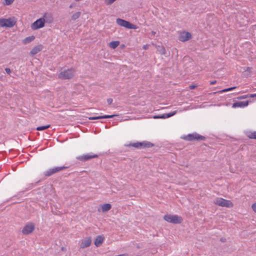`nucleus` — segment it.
<instances>
[{
  "label": "nucleus",
  "instance_id": "a878e982",
  "mask_svg": "<svg viewBox=\"0 0 256 256\" xmlns=\"http://www.w3.org/2000/svg\"><path fill=\"white\" fill-rule=\"evenodd\" d=\"M248 136L250 138L256 140V132H250Z\"/></svg>",
  "mask_w": 256,
  "mask_h": 256
},
{
  "label": "nucleus",
  "instance_id": "f03ea898",
  "mask_svg": "<svg viewBox=\"0 0 256 256\" xmlns=\"http://www.w3.org/2000/svg\"><path fill=\"white\" fill-rule=\"evenodd\" d=\"M182 138L187 141L198 140L204 141L206 140V138L204 136H201L196 132L188 134L182 137Z\"/></svg>",
  "mask_w": 256,
  "mask_h": 256
},
{
  "label": "nucleus",
  "instance_id": "aec40b11",
  "mask_svg": "<svg viewBox=\"0 0 256 256\" xmlns=\"http://www.w3.org/2000/svg\"><path fill=\"white\" fill-rule=\"evenodd\" d=\"M44 17L45 19L46 22L51 23L53 20V18L50 14H45Z\"/></svg>",
  "mask_w": 256,
  "mask_h": 256
},
{
  "label": "nucleus",
  "instance_id": "473e14b6",
  "mask_svg": "<svg viewBox=\"0 0 256 256\" xmlns=\"http://www.w3.org/2000/svg\"><path fill=\"white\" fill-rule=\"evenodd\" d=\"M5 70L8 74H10L11 73V70L9 68H5Z\"/></svg>",
  "mask_w": 256,
  "mask_h": 256
},
{
  "label": "nucleus",
  "instance_id": "2f4dec72",
  "mask_svg": "<svg viewBox=\"0 0 256 256\" xmlns=\"http://www.w3.org/2000/svg\"><path fill=\"white\" fill-rule=\"evenodd\" d=\"M113 102V100L111 98H109L107 99V102L108 104H110Z\"/></svg>",
  "mask_w": 256,
  "mask_h": 256
},
{
  "label": "nucleus",
  "instance_id": "c9c22d12",
  "mask_svg": "<svg viewBox=\"0 0 256 256\" xmlns=\"http://www.w3.org/2000/svg\"><path fill=\"white\" fill-rule=\"evenodd\" d=\"M216 83V80H214V81H212L210 82V85H212V84H214Z\"/></svg>",
  "mask_w": 256,
  "mask_h": 256
},
{
  "label": "nucleus",
  "instance_id": "7ed1b4c3",
  "mask_svg": "<svg viewBox=\"0 0 256 256\" xmlns=\"http://www.w3.org/2000/svg\"><path fill=\"white\" fill-rule=\"evenodd\" d=\"M16 21L14 17L8 18H0V26L12 28L16 24Z\"/></svg>",
  "mask_w": 256,
  "mask_h": 256
},
{
  "label": "nucleus",
  "instance_id": "20e7f679",
  "mask_svg": "<svg viewBox=\"0 0 256 256\" xmlns=\"http://www.w3.org/2000/svg\"><path fill=\"white\" fill-rule=\"evenodd\" d=\"M164 219L168 222L179 224L182 222L183 220L182 218L178 215L167 214L164 216Z\"/></svg>",
  "mask_w": 256,
  "mask_h": 256
},
{
  "label": "nucleus",
  "instance_id": "b1692460",
  "mask_svg": "<svg viewBox=\"0 0 256 256\" xmlns=\"http://www.w3.org/2000/svg\"><path fill=\"white\" fill-rule=\"evenodd\" d=\"M80 16L81 12H76L72 16V20H75L78 18H79Z\"/></svg>",
  "mask_w": 256,
  "mask_h": 256
},
{
  "label": "nucleus",
  "instance_id": "4468645a",
  "mask_svg": "<svg viewBox=\"0 0 256 256\" xmlns=\"http://www.w3.org/2000/svg\"><path fill=\"white\" fill-rule=\"evenodd\" d=\"M92 243V240L90 237L87 238L85 240H83L80 244V248H82L89 246Z\"/></svg>",
  "mask_w": 256,
  "mask_h": 256
},
{
  "label": "nucleus",
  "instance_id": "f704fd0d",
  "mask_svg": "<svg viewBox=\"0 0 256 256\" xmlns=\"http://www.w3.org/2000/svg\"><path fill=\"white\" fill-rule=\"evenodd\" d=\"M154 118H162V115L154 116Z\"/></svg>",
  "mask_w": 256,
  "mask_h": 256
},
{
  "label": "nucleus",
  "instance_id": "a19ab883",
  "mask_svg": "<svg viewBox=\"0 0 256 256\" xmlns=\"http://www.w3.org/2000/svg\"><path fill=\"white\" fill-rule=\"evenodd\" d=\"M152 33L154 34H156V32H152Z\"/></svg>",
  "mask_w": 256,
  "mask_h": 256
},
{
  "label": "nucleus",
  "instance_id": "ddd939ff",
  "mask_svg": "<svg viewBox=\"0 0 256 256\" xmlns=\"http://www.w3.org/2000/svg\"><path fill=\"white\" fill-rule=\"evenodd\" d=\"M249 102L248 100L246 101H240L237 102H234L232 104V108H244L246 106H247Z\"/></svg>",
  "mask_w": 256,
  "mask_h": 256
},
{
  "label": "nucleus",
  "instance_id": "412c9836",
  "mask_svg": "<svg viewBox=\"0 0 256 256\" xmlns=\"http://www.w3.org/2000/svg\"><path fill=\"white\" fill-rule=\"evenodd\" d=\"M35 38V37L34 36H30L28 37H26L23 40V43L24 44H27L30 43V42H32L34 40Z\"/></svg>",
  "mask_w": 256,
  "mask_h": 256
},
{
  "label": "nucleus",
  "instance_id": "7c9ffc66",
  "mask_svg": "<svg viewBox=\"0 0 256 256\" xmlns=\"http://www.w3.org/2000/svg\"><path fill=\"white\" fill-rule=\"evenodd\" d=\"M252 208L253 210L256 212V203L252 204Z\"/></svg>",
  "mask_w": 256,
  "mask_h": 256
},
{
  "label": "nucleus",
  "instance_id": "6ab92c4d",
  "mask_svg": "<svg viewBox=\"0 0 256 256\" xmlns=\"http://www.w3.org/2000/svg\"><path fill=\"white\" fill-rule=\"evenodd\" d=\"M112 208V205L110 204H105L102 206V212H106L110 210Z\"/></svg>",
  "mask_w": 256,
  "mask_h": 256
},
{
  "label": "nucleus",
  "instance_id": "c85d7f7f",
  "mask_svg": "<svg viewBox=\"0 0 256 256\" xmlns=\"http://www.w3.org/2000/svg\"><path fill=\"white\" fill-rule=\"evenodd\" d=\"M116 0H104V2L106 5L110 6Z\"/></svg>",
  "mask_w": 256,
  "mask_h": 256
},
{
  "label": "nucleus",
  "instance_id": "4c0bfd02",
  "mask_svg": "<svg viewBox=\"0 0 256 256\" xmlns=\"http://www.w3.org/2000/svg\"><path fill=\"white\" fill-rule=\"evenodd\" d=\"M250 98L256 97V94H250Z\"/></svg>",
  "mask_w": 256,
  "mask_h": 256
},
{
  "label": "nucleus",
  "instance_id": "1a4fd4ad",
  "mask_svg": "<svg viewBox=\"0 0 256 256\" xmlns=\"http://www.w3.org/2000/svg\"><path fill=\"white\" fill-rule=\"evenodd\" d=\"M98 156L92 153L86 154L76 157V159L82 162L89 160L94 158H97Z\"/></svg>",
  "mask_w": 256,
  "mask_h": 256
},
{
  "label": "nucleus",
  "instance_id": "f257e3e1",
  "mask_svg": "<svg viewBox=\"0 0 256 256\" xmlns=\"http://www.w3.org/2000/svg\"><path fill=\"white\" fill-rule=\"evenodd\" d=\"M126 146H133L137 149H142L146 148H151L153 146L154 144L150 142L144 141L142 142L130 143Z\"/></svg>",
  "mask_w": 256,
  "mask_h": 256
},
{
  "label": "nucleus",
  "instance_id": "dca6fc26",
  "mask_svg": "<svg viewBox=\"0 0 256 256\" xmlns=\"http://www.w3.org/2000/svg\"><path fill=\"white\" fill-rule=\"evenodd\" d=\"M42 45H38V46H34L30 50V54L32 56L36 54L38 52L42 50Z\"/></svg>",
  "mask_w": 256,
  "mask_h": 256
},
{
  "label": "nucleus",
  "instance_id": "5701e85b",
  "mask_svg": "<svg viewBox=\"0 0 256 256\" xmlns=\"http://www.w3.org/2000/svg\"><path fill=\"white\" fill-rule=\"evenodd\" d=\"M176 113V111H174V112H171L170 113L164 114L162 115V118H170V117L172 116H173Z\"/></svg>",
  "mask_w": 256,
  "mask_h": 256
},
{
  "label": "nucleus",
  "instance_id": "72a5a7b5",
  "mask_svg": "<svg viewBox=\"0 0 256 256\" xmlns=\"http://www.w3.org/2000/svg\"><path fill=\"white\" fill-rule=\"evenodd\" d=\"M196 87V86L195 85H190V86L189 88L190 90H193Z\"/></svg>",
  "mask_w": 256,
  "mask_h": 256
},
{
  "label": "nucleus",
  "instance_id": "ea45409f",
  "mask_svg": "<svg viewBox=\"0 0 256 256\" xmlns=\"http://www.w3.org/2000/svg\"><path fill=\"white\" fill-rule=\"evenodd\" d=\"M73 7V5L72 4H70V8H72Z\"/></svg>",
  "mask_w": 256,
  "mask_h": 256
},
{
  "label": "nucleus",
  "instance_id": "0eeeda50",
  "mask_svg": "<svg viewBox=\"0 0 256 256\" xmlns=\"http://www.w3.org/2000/svg\"><path fill=\"white\" fill-rule=\"evenodd\" d=\"M68 166H57L54 168H50L46 171L44 173V174L46 176H50L56 172H58L61 170H65L67 168Z\"/></svg>",
  "mask_w": 256,
  "mask_h": 256
},
{
  "label": "nucleus",
  "instance_id": "9d476101",
  "mask_svg": "<svg viewBox=\"0 0 256 256\" xmlns=\"http://www.w3.org/2000/svg\"><path fill=\"white\" fill-rule=\"evenodd\" d=\"M35 226L32 222H28L23 228L22 232L24 235H28L33 232Z\"/></svg>",
  "mask_w": 256,
  "mask_h": 256
},
{
  "label": "nucleus",
  "instance_id": "39448f33",
  "mask_svg": "<svg viewBox=\"0 0 256 256\" xmlns=\"http://www.w3.org/2000/svg\"><path fill=\"white\" fill-rule=\"evenodd\" d=\"M74 70L73 68H70L61 72L58 74V78L62 80H69L72 78L74 76Z\"/></svg>",
  "mask_w": 256,
  "mask_h": 256
},
{
  "label": "nucleus",
  "instance_id": "4be33fe9",
  "mask_svg": "<svg viewBox=\"0 0 256 256\" xmlns=\"http://www.w3.org/2000/svg\"><path fill=\"white\" fill-rule=\"evenodd\" d=\"M120 42L118 41H112L110 43L109 46L112 48L114 49L118 46Z\"/></svg>",
  "mask_w": 256,
  "mask_h": 256
},
{
  "label": "nucleus",
  "instance_id": "423d86ee",
  "mask_svg": "<svg viewBox=\"0 0 256 256\" xmlns=\"http://www.w3.org/2000/svg\"><path fill=\"white\" fill-rule=\"evenodd\" d=\"M214 204L222 207L232 208L234 206L232 202L229 200L221 198H218L214 200Z\"/></svg>",
  "mask_w": 256,
  "mask_h": 256
},
{
  "label": "nucleus",
  "instance_id": "bb28decb",
  "mask_svg": "<svg viewBox=\"0 0 256 256\" xmlns=\"http://www.w3.org/2000/svg\"><path fill=\"white\" fill-rule=\"evenodd\" d=\"M236 86H234V87H231V88H226V89H224V90H222L220 91L219 92L222 93V92L230 91V90H232L236 89Z\"/></svg>",
  "mask_w": 256,
  "mask_h": 256
},
{
  "label": "nucleus",
  "instance_id": "393cba45",
  "mask_svg": "<svg viewBox=\"0 0 256 256\" xmlns=\"http://www.w3.org/2000/svg\"><path fill=\"white\" fill-rule=\"evenodd\" d=\"M50 124H48V125L44 126H38V127L36 128V130H38V131L44 130H45L50 128Z\"/></svg>",
  "mask_w": 256,
  "mask_h": 256
},
{
  "label": "nucleus",
  "instance_id": "6e6552de",
  "mask_svg": "<svg viewBox=\"0 0 256 256\" xmlns=\"http://www.w3.org/2000/svg\"><path fill=\"white\" fill-rule=\"evenodd\" d=\"M116 23L122 26L125 27L129 29H134L136 28V26L132 24L130 22L125 20L121 18L116 19Z\"/></svg>",
  "mask_w": 256,
  "mask_h": 256
},
{
  "label": "nucleus",
  "instance_id": "c756f323",
  "mask_svg": "<svg viewBox=\"0 0 256 256\" xmlns=\"http://www.w3.org/2000/svg\"><path fill=\"white\" fill-rule=\"evenodd\" d=\"M250 98V94L239 96L238 98L239 100H242V99H245V98Z\"/></svg>",
  "mask_w": 256,
  "mask_h": 256
},
{
  "label": "nucleus",
  "instance_id": "2eb2a0df",
  "mask_svg": "<svg viewBox=\"0 0 256 256\" xmlns=\"http://www.w3.org/2000/svg\"><path fill=\"white\" fill-rule=\"evenodd\" d=\"M118 116L116 114H112V115H104L102 116H95V117H90L89 118V120H100V119H103V118H112L114 116Z\"/></svg>",
  "mask_w": 256,
  "mask_h": 256
},
{
  "label": "nucleus",
  "instance_id": "9b49d317",
  "mask_svg": "<svg viewBox=\"0 0 256 256\" xmlns=\"http://www.w3.org/2000/svg\"><path fill=\"white\" fill-rule=\"evenodd\" d=\"M45 22L46 20L44 18H40L32 24L31 28L34 30L42 28L44 26Z\"/></svg>",
  "mask_w": 256,
  "mask_h": 256
},
{
  "label": "nucleus",
  "instance_id": "f8f14e48",
  "mask_svg": "<svg viewBox=\"0 0 256 256\" xmlns=\"http://www.w3.org/2000/svg\"><path fill=\"white\" fill-rule=\"evenodd\" d=\"M192 38V34L188 32H183L179 36V40L181 42H186Z\"/></svg>",
  "mask_w": 256,
  "mask_h": 256
},
{
  "label": "nucleus",
  "instance_id": "a211bd4d",
  "mask_svg": "<svg viewBox=\"0 0 256 256\" xmlns=\"http://www.w3.org/2000/svg\"><path fill=\"white\" fill-rule=\"evenodd\" d=\"M156 50L158 52V54L162 55H164L166 54V49L163 46H156Z\"/></svg>",
  "mask_w": 256,
  "mask_h": 256
},
{
  "label": "nucleus",
  "instance_id": "cd10ccee",
  "mask_svg": "<svg viewBox=\"0 0 256 256\" xmlns=\"http://www.w3.org/2000/svg\"><path fill=\"white\" fill-rule=\"evenodd\" d=\"M14 0H4L3 2V4L8 6L14 2Z\"/></svg>",
  "mask_w": 256,
  "mask_h": 256
},
{
  "label": "nucleus",
  "instance_id": "e433bc0d",
  "mask_svg": "<svg viewBox=\"0 0 256 256\" xmlns=\"http://www.w3.org/2000/svg\"><path fill=\"white\" fill-rule=\"evenodd\" d=\"M251 69H252L251 68L247 67L246 68V70L250 72H251Z\"/></svg>",
  "mask_w": 256,
  "mask_h": 256
},
{
  "label": "nucleus",
  "instance_id": "f3484780",
  "mask_svg": "<svg viewBox=\"0 0 256 256\" xmlns=\"http://www.w3.org/2000/svg\"><path fill=\"white\" fill-rule=\"evenodd\" d=\"M104 238L102 236H98L95 240L94 244L96 246H100L103 242Z\"/></svg>",
  "mask_w": 256,
  "mask_h": 256
},
{
  "label": "nucleus",
  "instance_id": "58836bf2",
  "mask_svg": "<svg viewBox=\"0 0 256 256\" xmlns=\"http://www.w3.org/2000/svg\"><path fill=\"white\" fill-rule=\"evenodd\" d=\"M220 240H221L222 242H225V239H224L223 238H222L220 239Z\"/></svg>",
  "mask_w": 256,
  "mask_h": 256
}]
</instances>
